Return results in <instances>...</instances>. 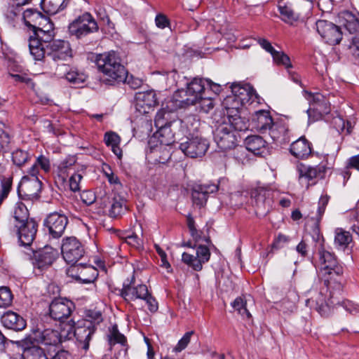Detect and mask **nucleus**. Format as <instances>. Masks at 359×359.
Wrapping results in <instances>:
<instances>
[{
  "mask_svg": "<svg viewBox=\"0 0 359 359\" xmlns=\"http://www.w3.org/2000/svg\"><path fill=\"white\" fill-rule=\"evenodd\" d=\"M316 29L321 38L330 45H336L342 39V32L339 26L325 20H318L316 22Z\"/></svg>",
  "mask_w": 359,
  "mask_h": 359,
  "instance_id": "obj_13",
  "label": "nucleus"
},
{
  "mask_svg": "<svg viewBox=\"0 0 359 359\" xmlns=\"http://www.w3.org/2000/svg\"><path fill=\"white\" fill-rule=\"evenodd\" d=\"M39 343L43 345L55 346L60 343V337L59 332L51 329H46L36 335Z\"/></svg>",
  "mask_w": 359,
  "mask_h": 359,
  "instance_id": "obj_36",
  "label": "nucleus"
},
{
  "mask_svg": "<svg viewBox=\"0 0 359 359\" xmlns=\"http://www.w3.org/2000/svg\"><path fill=\"white\" fill-rule=\"evenodd\" d=\"M29 213L27 206L22 202H18L14 207L12 215L13 220L11 222L14 226L15 224H21L29 221Z\"/></svg>",
  "mask_w": 359,
  "mask_h": 359,
  "instance_id": "obj_38",
  "label": "nucleus"
},
{
  "mask_svg": "<svg viewBox=\"0 0 359 359\" xmlns=\"http://www.w3.org/2000/svg\"><path fill=\"white\" fill-rule=\"evenodd\" d=\"M251 198L255 201V205L259 209L267 203L269 204L270 191L263 187H257L251 191Z\"/></svg>",
  "mask_w": 359,
  "mask_h": 359,
  "instance_id": "obj_41",
  "label": "nucleus"
},
{
  "mask_svg": "<svg viewBox=\"0 0 359 359\" xmlns=\"http://www.w3.org/2000/svg\"><path fill=\"white\" fill-rule=\"evenodd\" d=\"M156 104V94L154 90L139 92L135 95V109L140 114L149 113Z\"/></svg>",
  "mask_w": 359,
  "mask_h": 359,
  "instance_id": "obj_25",
  "label": "nucleus"
},
{
  "mask_svg": "<svg viewBox=\"0 0 359 359\" xmlns=\"http://www.w3.org/2000/svg\"><path fill=\"white\" fill-rule=\"evenodd\" d=\"M96 327L92 322L84 321L82 325L77 326L74 329V336L79 343V346L85 351L89 348V342Z\"/></svg>",
  "mask_w": 359,
  "mask_h": 359,
  "instance_id": "obj_26",
  "label": "nucleus"
},
{
  "mask_svg": "<svg viewBox=\"0 0 359 359\" xmlns=\"http://www.w3.org/2000/svg\"><path fill=\"white\" fill-rule=\"evenodd\" d=\"M352 241L353 238L349 231L342 228H337L334 230V245L337 249L345 250Z\"/></svg>",
  "mask_w": 359,
  "mask_h": 359,
  "instance_id": "obj_34",
  "label": "nucleus"
},
{
  "mask_svg": "<svg viewBox=\"0 0 359 359\" xmlns=\"http://www.w3.org/2000/svg\"><path fill=\"white\" fill-rule=\"evenodd\" d=\"M217 184H194L191 188V198L194 205L203 207L205 205L210 194L217 192Z\"/></svg>",
  "mask_w": 359,
  "mask_h": 359,
  "instance_id": "obj_24",
  "label": "nucleus"
},
{
  "mask_svg": "<svg viewBox=\"0 0 359 359\" xmlns=\"http://www.w3.org/2000/svg\"><path fill=\"white\" fill-rule=\"evenodd\" d=\"M344 26L351 34L359 31V20L350 12H344L342 15Z\"/></svg>",
  "mask_w": 359,
  "mask_h": 359,
  "instance_id": "obj_46",
  "label": "nucleus"
},
{
  "mask_svg": "<svg viewBox=\"0 0 359 359\" xmlns=\"http://www.w3.org/2000/svg\"><path fill=\"white\" fill-rule=\"evenodd\" d=\"M47 25H48V28L46 30H44L41 28L36 27L34 29V34L36 35L41 43L44 44L45 49H46V45L49 44L50 42L53 41V25L50 23L49 20H48Z\"/></svg>",
  "mask_w": 359,
  "mask_h": 359,
  "instance_id": "obj_43",
  "label": "nucleus"
},
{
  "mask_svg": "<svg viewBox=\"0 0 359 359\" xmlns=\"http://www.w3.org/2000/svg\"><path fill=\"white\" fill-rule=\"evenodd\" d=\"M86 75L82 72H79L75 68L70 67V70L67 71L65 79L71 83L79 85L86 80Z\"/></svg>",
  "mask_w": 359,
  "mask_h": 359,
  "instance_id": "obj_49",
  "label": "nucleus"
},
{
  "mask_svg": "<svg viewBox=\"0 0 359 359\" xmlns=\"http://www.w3.org/2000/svg\"><path fill=\"white\" fill-rule=\"evenodd\" d=\"M275 63L284 66L287 69L292 67L290 59L287 55L283 51L275 50L271 55Z\"/></svg>",
  "mask_w": 359,
  "mask_h": 359,
  "instance_id": "obj_52",
  "label": "nucleus"
},
{
  "mask_svg": "<svg viewBox=\"0 0 359 359\" xmlns=\"http://www.w3.org/2000/svg\"><path fill=\"white\" fill-rule=\"evenodd\" d=\"M319 267L323 276L326 278L325 281L335 280L343 273V269L337 262L334 254L325 250L323 246L318 250Z\"/></svg>",
  "mask_w": 359,
  "mask_h": 359,
  "instance_id": "obj_7",
  "label": "nucleus"
},
{
  "mask_svg": "<svg viewBox=\"0 0 359 359\" xmlns=\"http://www.w3.org/2000/svg\"><path fill=\"white\" fill-rule=\"evenodd\" d=\"M231 92L233 97H229L227 101L232 100L235 102V106L232 108L238 109L248 102L255 95L254 90L249 86H242L239 83H233L231 86Z\"/></svg>",
  "mask_w": 359,
  "mask_h": 359,
  "instance_id": "obj_23",
  "label": "nucleus"
},
{
  "mask_svg": "<svg viewBox=\"0 0 359 359\" xmlns=\"http://www.w3.org/2000/svg\"><path fill=\"white\" fill-rule=\"evenodd\" d=\"M46 54L55 62L65 61L72 57V50L68 41L53 40L46 45Z\"/></svg>",
  "mask_w": 359,
  "mask_h": 359,
  "instance_id": "obj_17",
  "label": "nucleus"
},
{
  "mask_svg": "<svg viewBox=\"0 0 359 359\" xmlns=\"http://www.w3.org/2000/svg\"><path fill=\"white\" fill-rule=\"evenodd\" d=\"M196 103H198L201 111L208 113L214 107V102L212 98L210 97H204L200 98Z\"/></svg>",
  "mask_w": 359,
  "mask_h": 359,
  "instance_id": "obj_60",
  "label": "nucleus"
},
{
  "mask_svg": "<svg viewBox=\"0 0 359 359\" xmlns=\"http://www.w3.org/2000/svg\"><path fill=\"white\" fill-rule=\"evenodd\" d=\"M85 252L83 245L76 237H66L62 239L61 253L67 264H76L84 256Z\"/></svg>",
  "mask_w": 359,
  "mask_h": 359,
  "instance_id": "obj_9",
  "label": "nucleus"
},
{
  "mask_svg": "<svg viewBox=\"0 0 359 359\" xmlns=\"http://www.w3.org/2000/svg\"><path fill=\"white\" fill-rule=\"evenodd\" d=\"M76 162V157L74 156H68L63 161H62L58 165V176L62 178V180H65L68 176L67 170L70 169Z\"/></svg>",
  "mask_w": 359,
  "mask_h": 359,
  "instance_id": "obj_47",
  "label": "nucleus"
},
{
  "mask_svg": "<svg viewBox=\"0 0 359 359\" xmlns=\"http://www.w3.org/2000/svg\"><path fill=\"white\" fill-rule=\"evenodd\" d=\"M69 3V0H42L41 6L44 12L55 15L65 9Z\"/></svg>",
  "mask_w": 359,
  "mask_h": 359,
  "instance_id": "obj_39",
  "label": "nucleus"
},
{
  "mask_svg": "<svg viewBox=\"0 0 359 359\" xmlns=\"http://www.w3.org/2000/svg\"><path fill=\"white\" fill-rule=\"evenodd\" d=\"M13 301V295L10 289L7 287H0V307L10 306Z\"/></svg>",
  "mask_w": 359,
  "mask_h": 359,
  "instance_id": "obj_55",
  "label": "nucleus"
},
{
  "mask_svg": "<svg viewBox=\"0 0 359 359\" xmlns=\"http://www.w3.org/2000/svg\"><path fill=\"white\" fill-rule=\"evenodd\" d=\"M332 162H329L328 157L326 156V160L322 161L320 164L315 167L302 165L299 168V180H302L304 178L309 180H312L316 178H323L327 170L332 169L333 166V159L330 158Z\"/></svg>",
  "mask_w": 359,
  "mask_h": 359,
  "instance_id": "obj_21",
  "label": "nucleus"
},
{
  "mask_svg": "<svg viewBox=\"0 0 359 359\" xmlns=\"http://www.w3.org/2000/svg\"><path fill=\"white\" fill-rule=\"evenodd\" d=\"M74 307L72 301L65 298H56L50 304V316L54 320L62 321L70 316Z\"/></svg>",
  "mask_w": 359,
  "mask_h": 359,
  "instance_id": "obj_20",
  "label": "nucleus"
},
{
  "mask_svg": "<svg viewBox=\"0 0 359 359\" xmlns=\"http://www.w3.org/2000/svg\"><path fill=\"white\" fill-rule=\"evenodd\" d=\"M194 334L193 331L187 332L182 338L178 341L177 344L173 348L175 352H181L184 350L190 342L191 337Z\"/></svg>",
  "mask_w": 359,
  "mask_h": 359,
  "instance_id": "obj_61",
  "label": "nucleus"
},
{
  "mask_svg": "<svg viewBox=\"0 0 359 359\" xmlns=\"http://www.w3.org/2000/svg\"><path fill=\"white\" fill-rule=\"evenodd\" d=\"M185 142H180V149L189 157H201L209 148V142L201 135L187 136Z\"/></svg>",
  "mask_w": 359,
  "mask_h": 359,
  "instance_id": "obj_12",
  "label": "nucleus"
},
{
  "mask_svg": "<svg viewBox=\"0 0 359 359\" xmlns=\"http://www.w3.org/2000/svg\"><path fill=\"white\" fill-rule=\"evenodd\" d=\"M68 276L83 283H93L98 276L96 268L87 264H72L66 271Z\"/></svg>",
  "mask_w": 359,
  "mask_h": 359,
  "instance_id": "obj_16",
  "label": "nucleus"
},
{
  "mask_svg": "<svg viewBox=\"0 0 359 359\" xmlns=\"http://www.w3.org/2000/svg\"><path fill=\"white\" fill-rule=\"evenodd\" d=\"M305 94L310 103V107L306 111L309 123L318 121L330 112V101L324 95L308 91H305Z\"/></svg>",
  "mask_w": 359,
  "mask_h": 359,
  "instance_id": "obj_6",
  "label": "nucleus"
},
{
  "mask_svg": "<svg viewBox=\"0 0 359 359\" xmlns=\"http://www.w3.org/2000/svg\"><path fill=\"white\" fill-rule=\"evenodd\" d=\"M29 49L35 60H41L46 55L44 44L34 34L29 39Z\"/></svg>",
  "mask_w": 359,
  "mask_h": 359,
  "instance_id": "obj_35",
  "label": "nucleus"
},
{
  "mask_svg": "<svg viewBox=\"0 0 359 359\" xmlns=\"http://www.w3.org/2000/svg\"><path fill=\"white\" fill-rule=\"evenodd\" d=\"M108 343L110 346L115 345L116 344H120L122 346H125L127 340L126 337L119 332L116 325H114L107 335Z\"/></svg>",
  "mask_w": 359,
  "mask_h": 359,
  "instance_id": "obj_48",
  "label": "nucleus"
},
{
  "mask_svg": "<svg viewBox=\"0 0 359 359\" xmlns=\"http://www.w3.org/2000/svg\"><path fill=\"white\" fill-rule=\"evenodd\" d=\"M278 8L282 19L285 21L297 20L302 14L297 8H292L289 1H280L278 4Z\"/></svg>",
  "mask_w": 359,
  "mask_h": 359,
  "instance_id": "obj_37",
  "label": "nucleus"
},
{
  "mask_svg": "<svg viewBox=\"0 0 359 359\" xmlns=\"http://www.w3.org/2000/svg\"><path fill=\"white\" fill-rule=\"evenodd\" d=\"M97 69L104 76V81L110 85L126 79V70L121 64L119 57L114 51L106 52L96 57Z\"/></svg>",
  "mask_w": 359,
  "mask_h": 359,
  "instance_id": "obj_1",
  "label": "nucleus"
},
{
  "mask_svg": "<svg viewBox=\"0 0 359 359\" xmlns=\"http://www.w3.org/2000/svg\"><path fill=\"white\" fill-rule=\"evenodd\" d=\"M97 69L104 76V81L110 85L126 79V70L121 64L119 57L114 51L106 52L96 57Z\"/></svg>",
  "mask_w": 359,
  "mask_h": 359,
  "instance_id": "obj_4",
  "label": "nucleus"
},
{
  "mask_svg": "<svg viewBox=\"0 0 359 359\" xmlns=\"http://www.w3.org/2000/svg\"><path fill=\"white\" fill-rule=\"evenodd\" d=\"M38 224L30 219L21 224H15L19 241L22 245H29L32 243L37 232Z\"/></svg>",
  "mask_w": 359,
  "mask_h": 359,
  "instance_id": "obj_22",
  "label": "nucleus"
},
{
  "mask_svg": "<svg viewBox=\"0 0 359 359\" xmlns=\"http://www.w3.org/2000/svg\"><path fill=\"white\" fill-rule=\"evenodd\" d=\"M97 69L104 76V81L110 85L126 79V70L121 64L119 57L114 51L106 52L96 57Z\"/></svg>",
  "mask_w": 359,
  "mask_h": 359,
  "instance_id": "obj_3",
  "label": "nucleus"
},
{
  "mask_svg": "<svg viewBox=\"0 0 359 359\" xmlns=\"http://www.w3.org/2000/svg\"><path fill=\"white\" fill-rule=\"evenodd\" d=\"M249 299L245 297H238L232 303L231 306L243 318L249 319L252 317L249 312L247 304Z\"/></svg>",
  "mask_w": 359,
  "mask_h": 359,
  "instance_id": "obj_44",
  "label": "nucleus"
},
{
  "mask_svg": "<svg viewBox=\"0 0 359 359\" xmlns=\"http://www.w3.org/2000/svg\"><path fill=\"white\" fill-rule=\"evenodd\" d=\"M174 121H170V124L157 129L156 135L161 144L170 145L181 135L180 127L173 125Z\"/></svg>",
  "mask_w": 359,
  "mask_h": 359,
  "instance_id": "obj_28",
  "label": "nucleus"
},
{
  "mask_svg": "<svg viewBox=\"0 0 359 359\" xmlns=\"http://www.w3.org/2000/svg\"><path fill=\"white\" fill-rule=\"evenodd\" d=\"M41 185L38 177L24 176L19 184L18 191L24 200H36L39 198Z\"/></svg>",
  "mask_w": 359,
  "mask_h": 359,
  "instance_id": "obj_15",
  "label": "nucleus"
},
{
  "mask_svg": "<svg viewBox=\"0 0 359 359\" xmlns=\"http://www.w3.org/2000/svg\"><path fill=\"white\" fill-rule=\"evenodd\" d=\"M214 138L218 147L226 151L232 149L237 146L239 134L232 130V126L223 123L216 128Z\"/></svg>",
  "mask_w": 359,
  "mask_h": 359,
  "instance_id": "obj_10",
  "label": "nucleus"
},
{
  "mask_svg": "<svg viewBox=\"0 0 359 359\" xmlns=\"http://www.w3.org/2000/svg\"><path fill=\"white\" fill-rule=\"evenodd\" d=\"M148 294V289L145 285L140 284L136 287L124 285L121 291V295L126 301H134L137 299H142Z\"/></svg>",
  "mask_w": 359,
  "mask_h": 359,
  "instance_id": "obj_31",
  "label": "nucleus"
},
{
  "mask_svg": "<svg viewBox=\"0 0 359 359\" xmlns=\"http://www.w3.org/2000/svg\"><path fill=\"white\" fill-rule=\"evenodd\" d=\"M246 149L255 155H261L266 149V142L259 135L248 136L245 139Z\"/></svg>",
  "mask_w": 359,
  "mask_h": 359,
  "instance_id": "obj_33",
  "label": "nucleus"
},
{
  "mask_svg": "<svg viewBox=\"0 0 359 359\" xmlns=\"http://www.w3.org/2000/svg\"><path fill=\"white\" fill-rule=\"evenodd\" d=\"M13 179L11 177L4 178L1 181L0 188V206L3 202L8 198L12 190Z\"/></svg>",
  "mask_w": 359,
  "mask_h": 359,
  "instance_id": "obj_51",
  "label": "nucleus"
},
{
  "mask_svg": "<svg viewBox=\"0 0 359 359\" xmlns=\"http://www.w3.org/2000/svg\"><path fill=\"white\" fill-rule=\"evenodd\" d=\"M27 359H48L44 351L37 346H33L25 352Z\"/></svg>",
  "mask_w": 359,
  "mask_h": 359,
  "instance_id": "obj_57",
  "label": "nucleus"
},
{
  "mask_svg": "<svg viewBox=\"0 0 359 359\" xmlns=\"http://www.w3.org/2000/svg\"><path fill=\"white\" fill-rule=\"evenodd\" d=\"M347 312L352 315H355L359 313V305L355 304L351 301L344 300L341 303H339Z\"/></svg>",
  "mask_w": 359,
  "mask_h": 359,
  "instance_id": "obj_64",
  "label": "nucleus"
},
{
  "mask_svg": "<svg viewBox=\"0 0 359 359\" xmlns=\"http://www.w3.org/2000/svg\"><path fill=\"white\" fill-rule=\"evenodd\" d=\"M173 125L180 127L181 135L187 136H196L195 133L198 132L201 123L195 115H189L183 119L174 120Z\"/></svg>",
  "mask_w": 359,
  "mask_h": 359,
  "instance_id": "obj_27",
  "label": "nucleus"
},
{
  "mask_svg": "<svg viewBox=\"0 0 359 359\" xmlns=\"http://www.w3.org/2000/svg\"><path fill=\"white\" fill-rule=\"evenodd\" d=\"M290 150L296 158H304L311 153V144L304 137H300L292 143Z\"/></svg>",
  "mask_w": 359,
  "mask_h": 359,
  "instance_id": "obj_32",
  "label": "nucleus"
},
{
  "mask_svg": "<svg viewBox=\"0 0 359 359\" xmlns=\"http://www.w3.org/2000/svg\"><path fill=\"white\" fill-rule=\"evenodd\" d=\"M196 255L184 252L182 255V262L196 271H200L203 269V265L208 262L210 257L209 248L204 245H195Z\"/></svg>",
  "mask_w": 359,
  "mask_h": 359,
  "instance_id": "obj_14",
  "label": "nucleus"
},
{
  "mask_svg": "<svg viewBox=\"0 0 359 359\" xmlns=\"http://www.w3.org/2000/svg\"><path fill=\"white\" fill-rule=\"evenodd\" d=\"M68 224L67 216L62 213L54 212L49 214L44 220V226L53 238H60L64 233Z\"/></svg>",
  "mask_w": 359,
  "mask_h": 359,
  "instance_id": "obj_19",
  "label": "nucleus"
},
{
  "mask_svg": "<svg viewBox=\"0 0 359 359\" xmlns=\"http://www.w3.org/2000/svg\"><path fill=\"white\" fill-rule=\"evenodd\" d=\"M58 257L57 250L46 245L34 253L33 265L41 271L49 268Z\"/></svg>",
  "mask_w": 359,
  "mask_h": 359,
  "instance_id": "obj_18",
  "label": "nucleus"
},
{
  "mask_svg": "<svg viewBox=\"0 0 359 359\" xmlns=\"http://www.w3.org/2000/svg\"><path fill=\"white\" fill-rule=\"evenodd\" d=\"M205 80L194 78L187 84L186 90H180L175 93L174 98L179 102L178 106L183 107L186 105L196 104L200 98L205 94Z\"/></svg>",
  "mask_w": 359,
  "mask_h": 359,
  "instance_id": "obj_5",
  "label": "nucleus"
},
{
  "mask_svg": "<svg viewBox=\"0 0 359 359\" xmlns=\"http://www.w3.org/2000/svg\"><path fill=\"white\" fill-rule=\"evenodd\" d=\"M127 210L126 201L121 196H115L109 210V215L112 217H117L124 214Z\"/></svg>",
  "mask_w": 359,
  "mask_h": 359,
  "instance_id": "obj_45",
  "label": "nucleus"
},
{
  "mask_svg": "<svg viewBox=\"0 0 359 359\" xmlns=\"http://www.w3.org/2000/svg\"><path fill=\"white\" fill-rule=\"evenodd\" d=\"M1 321L5 327L15 331H21L26 327L25 320L11 311L5 312L1 318Z\"/></svg>",
  "mask_w": 359,
  "mask_h": 359,
  "instance_id": "obj_29",
  "label": "nucleus"
},
{
  "mask_svg": "<svg viewBox=\"0 0 359 359\" xmlns=\"http://www.w3.org/2000/svg\"><path fill=\"white\" fill-rule=\"evenodd\" d=\"M306 304L311 309L316 310L322 316H327L335 304L331 293L327 288L322 289L319 292H316L314 296L306 301Z\"/></svg>",
  "mask_w": 359,
  "mask_h": 359,
  "instance_id": "obj_11",
  "label": "nucleus"
},
{
  "mask_svg": "<svg viewBox=\"0 0 359 359\" xmlns=\"http://www.w3.org/2000/svg\"><path fill=\"white\" fill-rule=\"evenodd\" d=\"M97 69L104 76V81L110 85L126 79V70L121 64L119 57L114 51L106 52L96 57Z\"/></svg>",
  "mask_w": 359,
  "mask_h": 359,
  "instance_id": "obj_2",
  "label": "nucleus"
},
{
  "mask_svg": "<svg viewBox=\"0 0 359 359\" xmlns=\"http://www.w3.org/2000/svg\"><path fill=\"white\" fill-rule=\"evenodd\" d=\"M30 157L31 156L27 151L21 149H18L12 154L13 162L18 167L23 165Z\"/></svg>",
  "mask_w": 359,
  "mask_h": 359,
  "instance_id": "obj_53",
  "label": "nucleus"
},
{
  "mask_svg": "<svg viewBox=\"0 0 359 359\" xmlns=\"http://www.w3.org/2000/svg\"><path fill=\"white\" fill-rule=\"evenodd\" d=\"M329 197L327 196H321L318 201V207L317 210L316 216L314 218L316 219V223H319L326 208V206L328 203Z\"/></svg>",
  "mask_w": 359,
  "mask_h": 359,
  "instance_id": "obj_59",
  "label": "nucleus"
},
{
  "mask_svg": "<svg viewBox=\"0 0 359 359\" xmlns=\"http://www.w3.org/2000/svg\"><path fill=\"white\" fill-rule=\"evenodd\" d=\"M232 126V130L236 131L238 133V131L245 130L248 128L247 123L240 116H233L229 118V122L226 123Z\"/></svg>",
  "mask_w": 359,
  "mask_h": 359,
  "instance_id": "obj_56",
  "label": "nucleus"
},
{
  "mask_svg": "<svg viewBox=\"0 0 359 359\" xmlns=\"http://www.w3.org/2000/svg\"><path fill=\"white\" fill-rule=\"evenodd\" d=\"M68 28L71 35L80 39L90 33L97 32L98 26L93 16L86 13L71 22Z\"/></svg>",
  "mask_w": 359,
  "mask_h": 359,
  "instance_id": "obj_8",
  "label": "nucleus"
},
{
  "mask_svg": "<svg viewBox=\"0 0 359 359\" xmlns=\"http://www.w3.org/2000/svg\"><path fill=\"white\" fill-rule=\"evenodd\" d=\"M169 115L170 113L164 109H161L156 113L154 124L157 129L167 126V124H170V121H168V116Z\"/></svg>",
  "mask_w": 359,
  "mask_h": 359,
  "instance_id": "obj_58",
  "label": "nucleus"
},
{
  "mask_svg": "<svg viewBox=\"0 0 359 359\" xmlns=\"http://www.w3.org/2000/svg\"><path fill=\"white\" fill-rule=\"evenodd\" d=\"M22 6L13 2V4L9 5L5 11V17L10 21H13L18 18L22 19Z\"/></svg>",
  "mask_w": 359,
  "mask_h": 359,
  "instance_id": "obj_50",
  "label": "nucleus"
},
{
  "mask_svg": "<svg viewBox=\"0 0 359 359\" xmlns=\"http://www.w3.org/2000/svg\"><path fill=\"white\" fill-rule=\"evenodd\" d=\"M120 141V137L116 133L108 132L105 133L104 142L108 147L119 144Z\"/></svg>",
  "mask_w": 359,
  "mask_h": 359,
  "instance_id": "obj_63",
  "label": "nucleus"
},
{
  "mask_svg": "<svg viewBox=\"0 0 359 359\" xmlns=\"http://www.w3.org/2000/svg\"><path fill=\"white\" fill-rule=\"evenodd\" d=\"M332 125L338 132L346 131L347 134H350L351 132V123L345 121L340 116L334 117L332 119Z\"/></svg>",
  "mask_w": 359,
  "mask_h": 359,
  "instance_id": "obj_54",
  "label": "nucleus"
},
{
  "mask_svg": "<svg viewBox=\"0 0 359 359\" xmlns=\"http://www.w3.org/2000/svg\"><path fill=\"white\" fill-rule=\"evenodd\" d=\"M121 82L127 83L131 88L136 89L140 88L142 84V81L133 76V75H128L126 72V79H123Z\"/></svg>",
  "mask_w": 359,
  "mask_h": 359,
  "instance_id": "obj_62",
  "label": "nucleus"
},
{
  "mask_svg": "<svg viewBox=\"0 0 359 359\" xmlns=\"http://www.w3.org/2000/svg\"><path fill=\"white\" fill-rule=\"evenodd\" d=\"M101 199V206L102 208L107 207L109 203V197L106 192L104 191L103 193L100 191L97 196L90 191H83L81 194V198L82 201L87 205L93 204L97 199Z\"/></svg>",
  "mask_w": 359,
  "mask_h": 359,
  "instance_id": "obj_40",
  "label": "nucleus"
},
{
  "mask_svg": "<svg viewBox=\"0 0 359 359\" xmlns=\"http://www.w3.org/2000/svg\"><path fill=\"white\" fill-rule=\"evenodd\" d=\"M39 19L43 20L46 22L48 20L47 18H43L41 13L36 9L29 8L22 13V20H24L25 25L28 27H32L33 29L36 28V26L32 23H36Z\"/></svg>",
  "mask_w": 359,
  "mask_h": 359,
  "instance_id": "obj_42",
  "label": "nucleus"
},
{
  "mask_svg": "<svg viewBox=\"0 0 359 359\" xmlns=\"http://www.w3.org/2000/svg\"><path fill=\"white\" fill-rule=\"evenodd\" d=\"M273 123V119L269 111L259 110L253 115V127L262 133H266Z\"/></svg>",
  "mask_w": 359,
  "mask_h": 359,
  "instance_id": "obj_30",
  "label": "nucleus"
}]
</instances>
